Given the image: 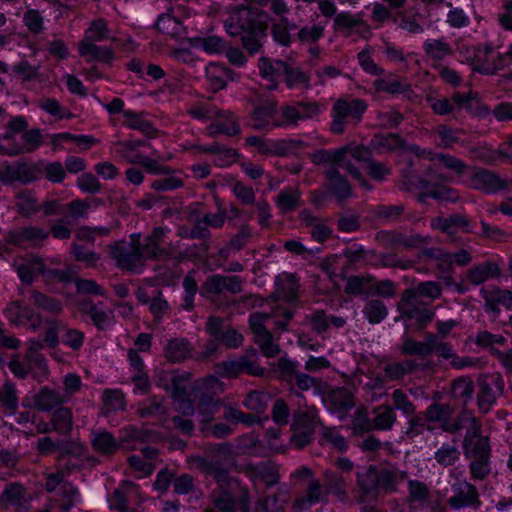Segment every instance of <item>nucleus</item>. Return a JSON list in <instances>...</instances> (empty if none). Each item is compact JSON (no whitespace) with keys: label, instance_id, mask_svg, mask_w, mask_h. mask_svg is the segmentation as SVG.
Returning <instances> with one entry per match:
<instances>
[{"label":"nucleus","instance_id":"obj_1","mask_svg":"<svg viewBox=\"0 0 512 512\" xmlns=\"http://www.w3.org/2000/svg\"><path fill=\"white\" fill-rule=\"evenodd\" d=\"M188 376L189 374H179L175 371L163 372L159 381L165 391L170 393L175 409L179 413L183 416H192L197 411L200 422L208 424L223 406V402L215 392L219 381L211 376L196 381L188 390L184 385Z\"/></svg>","mask_w":512,"mask_h":512},{"label":"nucleus","instance_id":"obj_2","mask_svg":"<svg viewBox=\"0 0 512 512\" xmlns=\"http://www.w3.org/2000/svg\"><path fill=\"white\" fill-rule=\"evenodd\" d=\"M272 0H253L255 5L235 7L225 20L226 31L231 36H241L243 48L254 55L260 51L267 38L270 15L258 6L271 5Z\"/></svg>","mask_w":512,"mask_h":512},{"label":"nucleus","instance_id":"obj_3","mask_svg":"<svg viewBox=\"0 0 512 512\" xmlns=\"http://www.w3.org/2000/svg\"><path fill=\"white\" fill-rule=\"evenodd\" d=\"M464 456L469 460V473L473 480H484L492 471V446L490 437L482 434V421L469 417V426L462 441Z\"/></svg>","mask_w":512,"mask_h":512},{"label":"nucleus","instance_id":"obj_4","mask_svg":"<svg viewBox=\"0 0 512 512\" xmlns=\"http://www.w3.org/2000/svg\"><path fill=\"white\" fill-rule=\"evenodd\" d=\"M455 408L449 403L433 401L423 412L410 415L408 427L405 431L409 439L422 435L425 431L433 432L440 428L450 435L459 434V424L450 421V415H454Z\"/></svg>","mask_w":512,"mask_h":512},{"label":"nucleus","instance_id":"obj_5","mask_svg":"<svg viewBox=\"0 0 512 512\" xmlns=\"http://www.w3.org/2000/svg\"><path fill=\"white\" fill-rule=\"evenodd\" d=\"M211 504L223 512H250L249 488L236 477L216 486L209 494Z\"/></svg>","mask_w":512,"mask_h":512},{"label":"nucleus","instance_id":"obj_6","mask_svg":"<svg viewBox=\"0 0 512 512\" xmlns=\"http://www.w3.org/2000/svg\"><path fill=\"white\" fill-rule=\"evenodd\" d=\"M319 425L323 426L315 406H306L305 409L298 408L292 414L289 444L298 450L307 447L313 441L316 428Z\"/></svg>","mask_w":512,"mask_h":512},{"label":"nucleus","instance_id":"obj_7","mask_svg":"<svg viewBox=\"0 0 512 512\" xmlns=\"http://www.w3.org/2000/svg\"><path fill=\"white\" fill-rule=\"evenodd\" d=\"M475 387L476 405L481 415L488 414L505 393V382L500 373L479 374Z\"/></svg>","mask_w":512,"mask_h":512},{"label":"nucleus","instance_id":"obj_8","mask_svg":"<svg viewBox=\"0 0 512 512\" xmlns=\"http://www.w3.org/2000/svg\"><path fill=\"white\" fill-rule=\"evenodd\" d=\"M367 107V103L362 99L339 98L332 109L331 131L335 134H342L347 123H359Z\"/></svg>","mask_w":512,"mask_h":512},{"label":"nucleus","instance_id":"obj_9","mask_svg":"<svg viewBox=\"0 0 512 512\" xmlns=\"http://www.w3.org/2000/svg\"><path fill=\"white\" fill-rule=\"evenodd\" d=\"M475 391V383L468 376L458 377L450 383V397L461 406V410L455 416L450 415V421L459 424V433L463 430L465 422L469 421V417L474 416L473 411L468 409V404Z\"/></svg>","mask_w":512,"mask_h":512},{"label":"nucleus","instance_id":"obj_10","mask_svg":"<svg viewBox=\"0 0 512 512\" xmlns=\"http://www.w3.org/2000/svg\"><path fill=\"white\" fill-rule=\"evenodd\" d=\"M278 369L282 378L287 383H294L301 391L313 388L317 393H324V388H328V385L323 380L298 370L297 363L288 358L282 357L279 359Z\"/></svg>","mask_w":512,"mask_h":512},{"label":"nucleus","instance_id":"obj_11","mask_svg":"<svg viewBox=\"0 0 512 512\" xmlns=\"http://www.w3.org/2000/svg\"><path fill=\"white\" fill-rule=\"evenodd\" d=\"M107 248L116 266L122 270L134 272L144 266L139 248L129 246L125 240L114 241Z\"/></svg>","mask_w":512,"mask_h":512},{"label":"nucleus","instance_id":"obj_12","mask_svg":"<svg viewBox=\"0 0 512 512\" xmlns=\"http://www.w3.org/2000/svg\"><path fill=\"white\" fill-rule=\"evenodd\" d=\"M167 231L166 227H154L151 233L144 237L142 248H139L143 264L147 260L166 261L172 258L171 251L162 246Z\"/></svg>","mask_w":512,"mask_h":512},{"label":"nucleus","instance_id":"obj_13","mask_svg":"<svg viewBox=\"0 0 512 512\" xmlns=\"http://www.w3.org/2000/svg\"><path fill=\"white\" fill-rule=\"evenodd\" d=\"M243 281L237 275L224 276L214 274L209 276L201 285L200 294L202 297L211 299L212 296H220L225 292L238 294L242 292Z\"/></svg>","mask_w":512,"mask_h":512},{"label":"nucleus","instance_id":"obj_14","mask_svg":"<svg viewBox=\"0 0 512 512\" xmlns=\"http://www.w3.org/2000/svg\"><path fill=\"white\" fill-rule=\"evenodd\" d=\"M454 495L448 498L447 504L453 510H460L466 507L478 510L482 502L477 487L467 480L458 481L452 485Z\"/></svg>","mask_w":512,"mask_h":512},{"label":"nucleus","instance_id":"obj_15","mask_svg":"<svg viewBox=\"0 0 512 512\" xmlns=\"http://www.w3.org/2000/svg\"><path fill=\"white\" fill-rule=\"evenodd\" d=\"M205 329L212 338L230 349L240 347L244 340L242 334L229 326H225L223 319L218 316H210L207 319Z\"/></svg>","mask_w":512,"mask_h":512},{"label":"nucleus","instance_id":"obj_16","mask_svg":"<svg viewBox=\"0 0 512 512\" xmlns=\"http://www.w3.org/2000/svg\"><path fill=\"white\" fill-rule=\"evenodd\" d=\"M507 182L499 175L482 167H473L470 175V186L487 194L497 193L507 187Z\"/></svg>","mask_w":512,"mask_h":512},{"label":"nucleus","instance_id":"obj_17","mask_svg":"<svg viewBox=\"0 0 512 512\" xmlns=\"http://www.w3.org/2000/svg\"><path fill=\"white\" fill-rule=\"evenodd\" d=\"M361 13L351 14L350 12H340L335 15L333 20L334 32L340 33L344 37H350L353 33L360 37H366L370 34V26L362 19Z\"/></svg>","mask_w":512,"mask_h":512},{"label":"nucleus","instance_id":"obj_18","mask_svg":"<svg viewBox=\"0 0 512 512\" xmlns=\"http://www.w3.org/2000/svg\"><path fill=\"white\" fill-rule=\"evenodd\" d=\"M49 237V231L37 226H25L15 230L8 231L5 236V242L19 247L36 246Z\"/></svg>","mask_w":512,"mask_h":512},{"label":"nucleus","instance_id":"obj_19","mask_svg":"<svg viewBox=\"0 0 512 512\" xmlns=\"http://www.w3.org/2000/svg\"><path fill=\"white\" fill-rule=\"evenodd\" d=\"M357 487L361 494L357 498L358 503L375 501L379 496L378 469L370 465L369 467L357 472Z\"/></svg>","mask_w":512,"mask_h":512},{"label":"nucleus","instance_id":"obj_20","mask_svg":"<svg viewBox=\"0 0 512 512\" xmlns=\"http://www.w3.org/2000/svg\"><path fill=\"white\" fill-rule=\"evenodd\" d=\"M327 496L323 483L317 478L311 479L306 484L305 494L295 498L292 510L294 512L307 511L315 504L328 502Z\"/></svg>","mask_w":512,"mask_h":512},{"label":"nucleus","instance_id":"obj_21","mask_svg":"<svg viewBox=\"0 0 512 512\" xmlns=\"http://www.w3.org/2000/svg\"><path fill=\"white\" fill-rule=\"evenodd\" d=\"M37 171L36 166L26 162H17L0 170V181L4 184L16 181L26 184L37 179Z\"/></svg>","mask_w":512,"mask_h":512},{"label":"nucleus","instance_id":"obj_22","mask_svg":"<svg viewBox=\"0 0 512 512\" xmlns=\"http://www.w3.org/2000/svg\"><path fill=\"white\" fill-rule=\"evenodd\" d=\"M325 178V188L335 196L338 201L346 200L351 196V186L348 180L340 174L338 167L330 165L325 171Z\"/></svg>","mask_w":512,"mask_h":512},{"label":"nucleus","instance_id":"obj_23","mask_svg":"<svg viewBox=\"0 0 512 512\" xmlns=\"http://www.w3.org/2000/svg\"><path fill=\"white\" fill-rule=\"evenodd\" d=\"M432 226L448 235L455 234L457 230L473 233L471 220L460 213H453L448 217H437L433 220Z\"/></svg>","mask_w":512,"mask_h":512},{"label":"nucleus","instance_id":"obj_24","mask_svg":"<svg viewBox=\"0 0 512 512\" xmlns=\"http://www.w3.org/2000/svg\"><path fill=\"white\" fill-rule=\"evenodd\" d=\"M236 72L220 63H210L206 67V77L208 80L209 88L213 92H218L224 89L228 81L235 80Z\"/></svg>","mask_w":512,"mask_h":512},{"label":"nucleus","instance_id":"obj_25","mask_svg":"<svg viewBox=\"0 0 512 512\" xmlns=\"http://www.w3.org/2000/svg\"><path fill=\"white\" fill-rule=\"evenodd\" d=\"M244 472L250 477L262 480L267 488L280 481L279 466L272 461L260 462L257 465L248 464Z\"/></svg>","mask_w":512,"mask_h":512},{"label":"nucleus","instance_id":"obj_26","mask_svg":"<svg viewBox=\"0 0 512 512\" xmlns=\"http://www.w3.org/2000/svg\"><path fill=\"white\" fill-rule=\"evenodd\" d=\"M434 317L435 312L432 309L416 306L409 310L406 309L402 312V315L395 318V321L399 319L405 321L414 320V323L405 326V330L412 329L415 332H421L433 321Z\"/></svg>","mask_w":512,"mask_h":512},{"label":"nucleus","instance_id":"obj_27","mask_svg":"<svg viewBox=\"0 0 512 512\" xmlns=\"http://www.w3.org/2000/svg\"><path fill=\"white\" fill-rule=\"evenodd\" d=\"M382 239L392 246H403L407 249H416L429 243L430 238L421 234L406 235L395 230L382 232Z\"/></svg>","mask_w":512,"mask_h":512},{"label":"nucleus","instance_id":"obj_28","mask_svg":"<svg viewBox=\"0 0 512 512\" xmlns=\"http://www.w3.org/2000/svg\"><path fill=\"white\" fill-rule=\"evenodd\" d=\"M79 54L88 62L98 61L110 64L114 60V51L107 46H98L93 42L82 40L79 42Z\"/></svg>","mask_w":512,"mask_h":512},{"label":"nucleus","instance_id":"obj_29","mask_svg":"<svg viewBox=\"0 0 512 512\" xmlns=\"http://www.w3.org/2000/svg\"><path fill=\"white\" fill-rule=\"evenodd\" d=\"M288 502V492L279 488L275 493L265 495L255 502V512H285Z\"/></svg>","mask_w":512,"mask_h":512},{"label":"nucleus","instance_id":"obj_30","mask_svg":"<svg viewBox=\"0 0 512 512\" xmlns=\"http://www.w3.org/2000/svg\"><path fill=\"white\" fill-rule=\"evenodd\" d=\"M91 446L94 451L103 456L113 455L119 450L117 438L106 430H93L91 432Z\"/></svg>","mask_w":512,"mask_h":512},{"label":"nucleus","instance_id":"obj_31","mask_svg":"<svg viewBox=\"0 0 512 512\" xmlns=\"http://www.w3.org/2000/svg\"><path fill=\"white\" fill-rule=\"evenodd\" d=\"M324 400L335 410L346 411L354 406V396L346 387L324 388Z\"/></svg>","mask_w":512,"mask_h":512},{"label":"nucleus","instance_id":"obj_32","mask_svg":"<svg viewBox=\"0 0 512 512\" xmlns=\"http://www.w3.org/2000/svg\"><path fill=\"white\" fill-rule=\"evenodd\" d=\"M150 437L148 430L139 429L133 425H128L119 430L118 443L119 449L134 450L138 443L146 442Z\"/></svg>","mask_w":512,"mask_h":512},{"label":"nucleus","instance_id":"obj_33","mask_svg":"<svg viewBox=\"0 0 512 512\" xmlns=\"http://www.w3.org/2000/svg\"><path fill=\"white\" fill-rule=\"evenodd\" d=\"M35 405L40 411H54L67 402V397L59 391L43 387L35 395Z\"/></svg>","mask_w":512,"mask_h":512},{"label":"nucleus","instance_id":"obj_34","mask_svg":"<svg viewBox=\"0 0 512 512\" xmlns=\"http://www.w3.org/2000/svg\"><path fill=\"white\" fill-rule=\"evenodd\" d=\"M198 466L203 473L215 480L217 486L234 477L229 474L223 462L216 458H201L198 461Z\"/></svg>","mask_w":512,"mask_h":512},{"label":"nucleus","instance_id":"obj_35","mask_svg":"<svg viewBox=\"0 0 512 512\" xmlns=\"http://www.w3.org/2000/svg\"><path fill=\"white\" fill-rule=\"evenodd\" d=\"M192 352L191 344L184 338H173L168 341L164 353L170 362H182L190 357Z\"/></svg>","mask_w":512,"mask_h":512},{"label":"nucleus","instance_id":"obj_36","mask_svg":"<svg viewBox=\"0 0 512 512\" xmlns=\"http://www.w3.org/2000/svg\"><path fill=\"white\" fill-rule=\"evenodd\" d=\"M51 424L53 431L59 435H69L74 425L72 409L64 406L58 407L51 415Z\"/></svg>","mask_w":512,"mask_h":512},{"label":"nucleus","instance_id":"obj_37","mask_svg":"<svg viewBox=\"0 0 512 512\" xmlns=\"http://www.w3.org/2000/svg\"><path fill=\"white\" fill-rule=\"evenodd\" d=\"M144 113H136L132 110H124L123 116L126 118L123 125L133 129L139 130L145 136L149 138H153L156 136L158 130L153 126V124L143 118Z\"/></svg>","mask_w":512,"mask_h":512},{"label":"nucleus","instance_id":"obj_38","mask_svg":"<svg viewBox=\"0 0 512 512\" xmlns=\"http://www.w3.org/2000/svg\"><path fill=\"white\" fill-rule=\"evenodd\" d=\"M499 266L492 261H486L470 268L467 272V278L473 285H480L490 277L499 276Z\"/></svg>","mask_w":512,"mask_h":512},{"label":"nucleus","instance_id":"obj_39","mask_svg":"<svg viewBox=\"0 0 512 512\" xmlns=\"http://www.w3.org/2000/svg\"><path fill=\"white\" fill-rule=\"evenodd\" d=\"M282 66V76L288 88L302 86L304 89H309L310 76L302 71L299 67H293L288 63H279Z\"/></svg>","mask_w":512,"mask_h":512},{"label":"nucleus","instance_id":"obj_40","mask_svg":"<svg viewBox=\"0 0 512 512\" xmlns=\"http://www.w3.org/2000/svg\"><path fill=\"white\" fill-rule=\"evenodd\" d=\"M282 214L297 210L301 206V192L297 188H286L282 190L275 201Z\"/></svg>","mask_w":512,"mask_h":512},{"label":"nucleus","instance_id":"obj_41","mask_svg":"<svg viewBox=\"0 0 512 512\" xmlns=\"http://www.w3.org/2000/svg\"><path fill=\"white\" fill-rule=\"evenodd\" d=\"M179 235L189 239L201 240L202 242L197 247L203 253H206L210 249L209 239L211 238V231L202 218L193 219V226L189 232Z\"/></svg>","mask_w":512,"mask_h":512},{"label":"nucleus","instance_id":"obj_42","mask_svg":"<svg viewBox=\"0 0 512 512\" xmlns=\"http://www.w3.org/2000/svg\"><path fill=\"white\" fill-rule=\"evenodd\" d=\"M423 48L426 56L433 61H442L446 56L453 54L451 45L444 38L427 39Z\"/></svg>","mask_w":512,"mask_h":512},{"label":"nucleus","instance_id":"obj_43","mask_svg":"<svg viewBox=\"0 0 512 512\" xmlns=\"http://www.w3.org/2000/svg\"><path fill=\"white\" fill-rule=\"evenodd\" d=\"M277 110V103L274 100H265L256 106L252 113L253 128L261 130L268 126V119L272 117Z\"/></svg>","mask_w":512,"mask_h":512},{"label":"nucleus","instance_id":"obj_44","mask_svg":"<svg viewBox=\"0 0 512 512\" xmlns=\"http://www.w3.org/2000/svg\"><path fill=\"white\" fill-rule=\"evenodd\" d=\"M322 483L327 495L333 494L338 498L346 496L345 479L339 473L329 469L325 470Z\"/></svg>","mask_w":512,"mask_h":512},{"label":"nucleus","instance_id":"obj_45","mask_svg":"<svg viewBox=\"0 0 512 512\" xmlns=\"http://www.w3.org/2000/svg\"><path fill=\"white\" fill-rule=\"evenodd\" d=\"M189 43L191 46L201 48L209 54H221L226 50L225 40L216 35L190 38Z\"/></svg>","mask_w":512,"mask_h":512},{"label":"nucleus","instance_id":"obj_46","mask_svg":"<svg viewBox=\"0 0 512 512\" xmlns=\"http://www.w3.org/2000/svg\"><path fill=\"white\" fill-rule=\"evenodd\" d=\"M375 414L373 418V427L378 431H387L392 429L396 422V414L390 405H380L373 409Z\"/></svg>","mask_w":512,"mask_h":512},{"label":"nucleus","instance_id":"obj_47","mask_svg":"<svg viewBox=\"0 0 512 512\" xmlns=\"http://www.w3.org/2000/svg\"><path fill=\"white\" fill-rule=\"evenodd\" d=\"M374 281V277L372 275L365 276H357L353 275L347 278V282L345 285V293L348 295H366L369 296L371 294L370 288L371 283Z\"/></svg>","mask_w":512,"mask_h":512},{"label":"nucleus","instance_id":"obj_48","mask_svg":"<svg viewBox=\"0 0 512 512\" xmlns=\"http://www.w3.org/2000/svg\"><path fill=\"white\" fill-rule=\"evenodd\" d=\"M406 476V472L398 470H378L379 490L382 489L386 493L396 492L398 484L403 482Z\"/></svg>","mask_w":512,"mask_h":512},{"label":"nucleus","instance_id":"obj_49","mask_svg":"<svg viewBox=\"0 0 512 512\" xmlns=\"http://www.w3.org/2000/svg\"><path fill=\"white\" fill-rule=\"evenodd\" d=\"M26 489L19 482H12L5 486L0 494V506L5 507L8 504L21 506L24 501Z\"/></svg>","mask_w":512,"mask_h":512},{"label":"nucleus","instance_id":"obj_50","mask_svg":"<svg viewBox=\"0 0 512 512\" xmlns=\"http://www.w3.org/2000/svg\"><path fill=\"white\" fill-rule=\"evenodd\" d=\"M363 315L370 324H378L388 315V308L379 299L368 300L363 307Z\"/></svg>","mask_w":512,"mask_h":512},{"label":"nucleus","instance_id":"obj_51","mask_svg":"<svg viewBox=\"0 0 512 512\" xmlns=\"http://www.w3.org/2000/svg\"><path fill=\"white\" fill-rule=\"evenodd\" d=\"M30 298L37 308L54 314L62 312L61 302L54 297L48 296L37 290H32Z\"/></svg>","mask_w":512,"mask_h":512},{"label":"nucleus","instance_id":"obj_52","mask_svg":"<svg viewBox=\"0 0 512 512\" xmlns=\"http://www.w3.org/2000/svg\"><path fill=\"white\" fill-rule=\"evenodd\" d=\"M16 199L17 211L23 217H30L32 214L40 211V206L38 205L37 199L30 191L24 190L19 192L16 196Z\"/></svg>","mask_w":512,"mask_h":512},{"label":"nucleus","instance_id":"obj_53","mask_svg":"<svg viewBox=\"0 0 512 512\" xmlns=\"http://www.w3.org/2000/svg\"><path fill=\"white\" fill-rule=\"evenodd\" d=\"M4 315L12 325H20L25 317L32 320L34 314L32 310L21 305L20 301H11L4 309Z\"/></svg>","mask_w":512,"mask_h":512},{"label":"nucleus","instance_id":"obj_54","mask_svg":"<svg viewBox=\"0 0 512 512\" xmlns=\"http://www.w3.org/2000/svg\"><path fill=\"white\" fill-rule=\"evenodd\" d=\"M422 253L425 257L437 262V268L441 273L449 274L453 271L451 253H447L441 248H427Z\"/></svg>","mask_w":512,"mask_h":512},{"label":"nucleus","instance_id":"obj_55","mask_svg":"<svg viewBox=\"0 0 512 512\" xmlns=\"http://www.w3.org/2000/svg\"><path fill=\"white\" fill-rule=\"evenodd\" d=\"M254 341L259 346L261 353L267 358L276 357L281 351L280 346L274 342L273 335L269 330L254 335Z\"/></svg>","mask_w":512,"mask_h":512},{"label":"nucleus","instance_id":"obj_56","mask_svg":"<svg viewBox=\"0 0 512 512\" xmlns=\"http://www.w3.org/2000/svg\"><path fill=\"white\" fill-rule=\"evenodd\" d=\"M17 272L23 282L30 284L38 275H45V266L41 259H35L30 263L21 264Z\"/></svg>","mask_w":512,"mask_h":512},{"label":"nucleus","instance_id":"obj_57","mask_svg":"<svg viewBox=\"0 0 512 512\" xmlns=\"http://www.w3.org/2000/svg\"><path fill=\"white\" fill-rule=\"evenodd\" d=\"M460 451L454 445L443 444L434 453V459L442 467L453 466L460 459Z\"/></svg>","mask_w":512,"mask_h":512},{"label":"nucleus","instance_id":"obj_58","mask_svg":"<svg viewBox=\"0 0 512 512\" xmlns=\"http://www.w3.org/2000/svg\"><path fill=\"white\" fill-rule=\"evenodd\" d=\"M241 129L238 119L225 120L224 122H213L207 127V134L210 137H216L218 134L227 136H236L240 134Z\"/></svg>","mask_w":512,"mask_h":512},{"label":"nucleus","instance_id":"obj_59","mask_svg":"<svg viewBox=\"0 0 512 512\" xmlns=\"http://www.w3.org/2000/svg\"><path fill=\"white\" fill-rule=\"evenodd\" d=\"M345 153L346 148H339L335 151L321 149L312 155V161L317 165L330 163L337 167L341 161L345 160Z\"/></svg>","mask_w":512,"mask_h":512},{"label":"nucleus","instance_id":"obj_60","mask_svg":"<svg viewBox=\"0 0 512 512\" xmlns=\"http://www.w3.org/2000/svg\"><path fill=\"white\" fill-rule=\"evenodd\" d=\"M298 291L299 279L294 274H286L279 288L282 298L288 303H293L298 298Z\"/></svg>","mask_w":512,"mask_h":512},{"label":"nucleus","instance_id":"obj_61","mask_svg":"<svg viewBox=\"0 0 512 512\" xmlns=\"http://www.w3.org/2000/svg\"><path fill=\"white\" fill-rule=\"evenodd\" d=\"M323 427L322 437L319 441L320 445H324L325 443H329L333 448L338 450L339 452H344L347 450L348 445L346 439L340 435V433L332 427Z\"/></svg>","mask_w":512,"mask_h":512},{"label":"nucleus","instance_id":"obj_62","mask_svg":"<svg viewBox=\"0 0 512 512\" xmlns=\"http://www.w3.org/2000/svg\"><path fill=\"white\" fill-rule=\"evenodd\" d=\"M109 38V29L105 19H97L91 22L89 28L85 32L83 40L88 42L103 41Z\"/></svg>","mask_w":512,"mask_h":512},{"label":"nucleus","instance_id":"obj_63","mask_svg":"<svg viewBox=\"0 0 512 512\" xmlns=\"http://www.w3.org/2000/svg\"><path fill=\"white\" fill-rule=\"evenodd\" d=\"M271 35L278 44L285 47L290 46L292 38L289 33V19L281 17L279 22L274 23L271 27Z\"/></svg>","mask_w":512,"mask_h":512},{"label":"nucleus","instance_id":"obj_64","mask_svg":"<svg viewBox=\"0 0 512 512\" xmlns=\"http://www.w3.org/2000/svg\"><path fill=\"white\" fill-rule=\"evenodd\" d=\"M408 498L410 503H424L430 497V489L419 480L408 481Z\"/></svg>","mask_w":512,"mask_h":512}]
</instances>
